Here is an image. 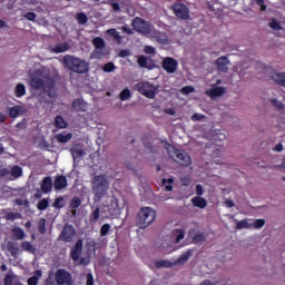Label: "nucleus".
<instances>
[{
    "label": "nucleus",
    "mask_w": 285,
    "mask_h": 285,
    "mask_svg": "<svg viewBox=\"0 0 285 285\" xmlns=\"http://www.w3.org/2000/svg\"><path fill=\"white\" fill-rule=\"evenodd\" d=\"M110 183L105 174L96 175L91 178V191L96 202H101L108 195Z\"/></svg>",
    "instance_id": "obj_1"
},
{
    "label": "nucleus",
    "mask_w": 285,
    "mask_h": 285,
    "mask_svg": "<svg viewBox=\"0 0 285 285\" xmlns=\"http://www.w3.org/2000/svg\"><path fill=\"white\" fill-rule=\"evenodd\" d=\"M63 61L65 66L71 70V72H76L77 75H86L89 70L88 62H86V60L75 58V56H66Z\"/></svg>",
    "instance_id": "obj_2"
},
{
    "label": "nucleus",
    "mask_w": 285,
    "mask_h": 285,
    "mask_svg": "<svg viewBox=\"0 0 285 285\" xmlns=\"http://www.w3.org/2000/svg\"><path fill=\"white\" fill-rule=\"evenodd\" d=\"M157 219V212L151 207H142L137 215V226L141 229L148 228Z\"/></svg>",
    "instance_id": "obj_3"
},
{
    "label": "nucleus",
    "mask_w": 285,
    "mask_h": 285,
    "mask_svg": "<svg viewBox=\"0 0 285 285\" xmlns=\"http://www.w3.org/2000/svg\"><path fill=\"white\" fill-rule=\"evenodd\" d=\"M30 86L35 90H45L48 92V96L51 97L50 92L55 90V80H43L37 76H31Z\"/></svg>",
    "instance_id": "obj_4"
},
{
    "label": "nucleus",
    "mask_w": 285,
    "mask_h": 285,
    "mask_svg": "<svg viewBox=\"0 0 285 285\" xmlns=\"http://www.w3.org/2000/svg\"><path fill=\"white\" fill-rule=\"evenodd\" d=\"M171 148H173V151H168L170 159L176 161L178 166H190L191 160H190V155H188V153L181 149H175V147H171Z\"/></svg>",
    "instance_id": "obj_5"
},
{
    "label": "nucleus",
    "mask_w": 285,
    "mask_h": 285,
    "mask_svg": "<svg viewBox=\"0 0 285 285\" xmlns=\"http://www.w3.org/2000/svg\"><path fill=\"white\" fill-rule=\"evenodd\" d=\"M169 10H171L175 17L180 21H188L190 19V9L181 2H175L169 7Z\"/></svg>",
    "instance_id": "obj_6"
},
{
    "label": "nucleus",
    "mask_w": 285,
    "mask_h": 285,
    "mask_svg": "<svg viewBox=\"0 0 285 285\" xmlns=\"http://www.w3.org/2000/svg\"><path fill=\"white\" fill-rule=\"evenodd\" d=\"M131 26L136 32H139V35H144L145 37H148V35L153 32V26L150 24V22L139 17L134 18Z\"/></svg>",
    "instance_id": "obj_7"
},
{
    "label": "nucleus",
    "mask_w": 285,
    "mask_h": 285,
    "mask_svg": "<svg viewBox=\"0 0 285 285\" xmlns=\"http://www.w3.org/2000/svg\"><path fill=\"white\" fill-rule=\"evenodd\" d=\"M136 90L144 95L147 99H155L157 95V87L148 81H140L136 85Z\"/></svg>",
    "instance_id": "obj_8"
},
{
    "label": "nucleus",
    "mask_w": 285,
    "mask_h": 285,
    "mask_svg": "<svg viewBox=\"0 0 285 285\" xmlns=\"http://www.w3.org/2000/svg\"><path fill=\"white\" fill-rule=\"evenodd\" d=\"M75 235H77V230L75 229V227L72 225H65L58 237V240L70 244V242L75 239Z\"/></svg>",
    "instance_id": "obj_9"
},
{
    "label": "nucleus",
    "mask_w": 285,
    "mask_h": 285,
    "mask_svg": "<svg viewBox=\"0 0 285 285\" xmlns=\"http://www.w3.org/2000/svg\"><path fill=\"white\" fill-rule=\"evenodd\" d=\"M55 279L58 285H72V275L63 268L56 272Z\"/></svg>",
    "instance_id": "obj_10"
},
{
    "label": "nucleus",
    "mask_w": 285,
    "mask_h": 285,
    "mask_svg": "<svg viewBox=\"0 0 285 285\" xmlns=\"http://www.w3.org/2000/svg\"><path fill=\"white\" fill-rule=\"evenodd\" d=\"M101 215L104 219H110V217H117L119 215V206L117 203H111L109 205H102Z\"/></svg>",
    "instance_id": "obj_11"
},
{
    "label": "nucleus",
    "mask_w": 285,
    "mask_h": 285,
    "mask_svg": "<svg viewBox=\"0 0 285 285\" xmlns=\"http://www.w3.org/2000/svg\"><path fill=\"white\" fill-rule=\"evenodd\" d=\"M161 66L163 70H165L167 75H175V72H177V68H179V62L173 57H167L163 60Z\"/></svg>",
    "instance_id": "obj_12"
},
{
    "label": "nucleus",
    "mask_w": 285,
    "mask_h": 285,
    "mask_svg": "<svg viewBox=\"0 0 285 285\" xmlns=\"http://www.w3.org/2000/svg\"><path fill=\"white\" fill-rule=\"evenodd\" d=\"M81 253H83V240L78 239L76 244L71 247L69 257L73 262H79V257H81Z\"/></svg>",
    "instance_id": "obj_13"
},
{
    "label": "nucleus",
    "mask_w": 285,
    "mask_h": 285,
    "mask_svg": "<svg viewBox=\"0 0 285 285\" xmlns=\"http://www.w3.org/2000/svg\"><path fill=\"white\" fill-rule=\"evenodd\" d=\"M215 66L218 70V72L226 73L228 72V66H230V60H228V57L223 56L216 59Z\"/></svg>",
    "instance_id": "obj_14"
},
{
    "label": "nucleus",
    "mask_w": 285,
    "mask_h": 285,
    "mask_svg": "<svg viewBox=\"0 0 285 285\" xmlns=\"http://www.w3.org/2000/svg\"><path fill=\"white\" fill-rule=\"evenodd\" d=\"M55 190H63L68 188V178L65 175H58L53 180Z\"/></svg>",
    "instance_id": "obj_15"
},
{
    "label": "nucleus",
    "mask_w": 285,
    "mask_h": 285,
    "mask_svg": "<svg viewBox=\"0 0 285 285\" xmlns=\"http://www.w3.org/2000/svg\"><path fill=\"white\" fill-rule=\"evenodd\" d=\"M71 108H73V110H77V112H86V110H88V102H86L81 98H77L72 101Z\"/></svg>",
    "instance_id": "obj_16"
},
{
    "label": "nucleus",
    "mask_w": 285,
    "mask_h": 285,
    "mask_svg": "<svg viewBox=\"0 0 285 285\" xmlns=\"http://www.w3.org/2000/svg\"><path fill=\"white\" fill-rule=\"evenodd\" d=\"M151 39H154V41H157V43H168V35H166V32L154 31L151 32Z\"/></svg>",
    "instance_id": "obj_17"
},
{
    "label": "nucleus",
    "mask_w": 285,
    "mask_h": 285,
    "mask_svg": "<svg viewBox=\"0 0 285 285\" xmlns=\"http://www.w3.org/2000/svg\"><path fill=\"white\" fill-rule=\"evenodd\" d=\"M40 188L45 195H48V193H52V177L47 176L42 179V183L40 185Z\"/></svg>",
    "instance_id": "obj_18"
},
{
    "label": "nucleus",
    "mask_w": 285,
    "mask_h": 285,
    "mask_svg": "<svg viewBox=\"0 0 285 285\" xmlns=\"http://www.w3.org/2000/svg\"><path fill=\"white\" fill-rule=\"evenodd\" d=\"M7 250H8V253H10L11 257H13L14 259H17V257H19L20 249H19V247H17V243L8 242Z\"/></svg>",
    "instance_id": "obj_19"
},
{
    "label": "nucleus",
    "mask_w": 285,
    "mask_h": 285,
    "mask_svg": "<svg viewBox=\"0 0 285 285\" xmlns=\"http://www.w3.org/2000/svg\"><path fill=\"white\" fill-rule=\"evenodd\" d=\"M193 255V249H188L184 254H181L174 263V266H179V264H186L190 259V256Z\"/></svg>",
    "instance_id": "obj_20"
},
{
    "label": "nucleus",
    "mask_w": 285,
    "mask_h": 285,
    "mask_svg": "<svg viewBox=\"0 0 285 285\" xmlns=\"http://www.w3.org/2000/svg\"><path fill=\"white\" fill-rule=\"evenodd\" d=\"M20 248L21 250H23L24 253H30L31 255H35L37 253V247H35L32 245V243L28 242V240H23L20 244Z\"/></svg>",
    "instance_id": "obj_21"
},
{
    "label": "nucleus",
    "mask_w": 285,
    "mask_h": 285,
    "mask_svg": "<svg viewBox=\"0 0 285 285\" xmlns=\"http://www.w3.org/2000/svg\"><path fill=\"white\" fill-rule=\"evenodd\" d=\"M191 204H194V206H196V208H206V206H208V202L206 200V198L202 197V196H195L194 198H191Z\"/></svg>",
    "instance_id": "obj_22"
},
{
    "label": "nucleus",
    "mask_w": 285,
    "mask_h": 285,
    "mask_svg": "<svg viewBox=\"0 0 285 285\" xmlns=\"http://www.w3.org/2000/svg\"><path fill=\"white\" fill-rule=\"evenodd\" d=\"M11 233L13 235V239H17L18 242L26 239V232L21 227H13Z\"/></svg>",
    "instance_id": "obj_23"
},
{
    "label": "nucleus",
    "mask_w": 285,
    "mask_h": 285,
    "mask_svg": "<svg viewBox=\"0 0 285 285\" xmlns=\"http://www.w3.org/2000/svg\"><path fill=\"white\" fill-rule=\"evenodd\" d=\"M236 222V230H242L244 228H253V224H250V219L244 218L242 220H235Z\"/></svg>",
    "instance_id": "obj_24"
},
{
    "label": "nucleus",
    "mask_w": 285,
    "mask_h": 285,
    "mask_svg": "<svg viewBox=\"0 0 285 285\" xmlns=\"http://www.w3.org/2000/svg\"><path fill=\"white\" fill-rule=\"evenodd\" d=\"M273 81L285 88V72H276L272 76Z\"/></svg>",
    "instance_id": "obj_25"
},
{
    "label": "nucleus",
    "mask_w": 285,
    "mask_h": 285,
    "mask_svg": "<svg viewBox=\"0 0 285 285\" xmlns=\"http://www.w3.org/2000/svg\"><path fill=\"white\" fill-rule=\"evenodd\" d=\"M56 139L58 144H68L72 139V134H57Z\"/></svg>",
    "instance_id": "obj_26"
},
{
    "label": "nucleus",
    "mask_w": 285,
    "mask_h": 285,
    "mask_svg": "<svg viewBox=\"0 0 285 285\" xmlns=\"http://www.w3.org/2000/svg\"><path fill=\"white\" fill-rule=\"evenodd\" d=\"M21 110H23V107L21 106H13L9 108V117H11V119H17V117H19V115H21Z\"/></svg>",
    "instance_id": "obj_27"
},
{
    "label": "nucleus",
    "mask_w": 285,
    "mask_h": 285,
    "mask_svg": "<svg viewBox=\"0 0 285 285\" xmlns=\"http://www.w3.org/2000/svg\"><path fill=\"white\" fill-rule=\"evenodd\" d=\"M10 175L13 177V179H19V177H22L23 169L19 165H14L10 169Z\"/></svg>",
    "instance_id": "obj_28"
},
{
    "label": "nucleus",
    "mask_w": 285,
    "mask_h": 285,
    "mask_svg": "<svg viewBox=\"0 0 285 285\" xmlns=\"http://www.w3.org/2000/svg\"><path fill=\"white\" fill-rule=\"evenodd\" d=\"M226 94V88L216 87L209 90V97H222V95Z\"/></svg>",
    "instance_id": "obj_29"
},
{
    "label": "nucleus",
    "mask_w": 285,
    "mask_h": 285,
    "mask_svg": "<svg viewBox=\"0 0 285 285\" xmlns=\"http://www.w3.org/2000/svg\"><path fill=\"white\" fill-rule=\"evenodd\" d=\"M55 126L56 128L63 129V128H68V122L66 121V119H63V117L57 116L55 118Z\"/></svg>",
    "instance_id": "obj_30"
},
{
    "label": "nucleus",
    "mask_w": 285,
    "mask_h": 285,
    "mask_svg": "<svg viewBox=\"0 0 285 285\" xmlns=\"http://www.w3.org/2000/svg\"><path fill=\"white\" fill-rule=\"evenodd\" d=\"M156 268H173L175 266V263H171L170 261H157L155 263Z\"/></svg>",
    "instance_id": "obj_31"
},
{
    "label": "nucleus",
    "mask_w": 285,
    "mask_h": 285,
    "mask_svg": "<svg viewBox=\"0 0 285 285\" xmlns=\"http://www.w3.org/2000/svg\"><path fill=\"white\" fill-rule=\"evenodd\" d=\"M101 216V209L97 207L89 216L91 224H97L99 222V217Z\"/></svg>",
    "instance_id": "obj_32"
},
{
    "label": "nucleus",
    "mask_w": 285,
    "mask_h": 285,
    "mask_svg": "<svg viewBox=\"0 0 285 285\" xmlns=\"http://www.w3.org/2000/svg\"><path fill=\"white\" fill-rule=\"evenodd\" d=\"M92 45L95 46L96 50H101V48H106V41H104V38L101 37L94 38Z\"/></svg>",
    "instance_id": "obj_33"
},
{
    "label": "nucleus",
    "mask_w": 285,
    "mask_h": 285,
    "mask_svg": "<svg viewBox=\"0 0 285 285\" xmlns=\"http://www.w3.org/2000/svg\"><path fill=\"white\" fill-rule=\"evenodd\" d=\"M14 95H16V97H18V98L24 97V95H26V85H23V83H18V85L16 86Z\"/></svg>",
    "instance_id": "obj_34"
},
{
    "label": "nucleus",
    "mask_w": 285,
    "mask_h": 285,
    "mask_svg": "<svg viewBox=\"0 0 285 285\" xmlns=\"http://www.w3.org/2000/svg\"><path fill=\"white\" fill-rule=\"evenodd\" d=\"M21 213L9 212L6 214L7 222H14V219H22Z\"/></svg>",
    "instance_id": "obj_35"
},
{
    "label": "nucleus",
    "mask_w": 285,
    "mask_h": 285,
    "mask_svg": "<svg viewBox=\"0 0 285 285\" xmlns=\"http://www.w3.org/2000/svg\"><path fill=\"white\" fill-rule=\"evenodd\" d=\"M63 202H65L63 196H59L55 199L52 207L58 210H61V208H63L66 206V204Z\"/></svg>",
    "instance_id": "obj_36"
},
{
    "label": "nucleus",
    "mask_w": 285,
    "mask_h": 285,
    "mask_svg": "<svg viewBox=\"0 0 285 285\" xmlns=\"http://www.w3.org/2000/svg\"><path fill=\"white\" fill-rule=\"evenodd\" d=\"M41 276V271H36V275L28 278L27 284L28 285H38L39 284V277Z\"/></svg>",
    "instance_id": "obj_37"
},
{
    "label": "nucleus",
    "mask_w": 285,
    "mask_h": 285,
    "mask_svg": "<svg viewBox=\"0 0 285 285\" xmlns=\"http://www.w3.org/2000/svg\"><path fill=\"white\" fill-rule=\"evenodd\" d=\"M68 48H69L68 43H66V42L56 45L53 47V52H56V55H61V52H67Z\"/></svg>",
    "instance_id": "obj_38"
},
{
    "label": "nucleus",
    "mask_w": 285,
    "mask_h": 285,
    "mask_svg": "<svg viewBox=\"0 0 285 285\" xmlns=\"http://www.w3.org/2000/svg\"><path fill=\"white\" fill-rule=\"evenodd\" d=\"M174 235L176 237L175 243L179 244V242L186 237V232L184 229H175Z\"/></svg>",
    "instance_id": "obj_39"
},
{
    "label": "nucleus",
    "mask_w": 285,
    "mask_h": 285,
    "mask_svg": "<svg viewBox=\"0 0 285 285\" xmlns=\"http://www.w3.org/2000/svg\"><path fill=\"white\" fill-rule=\"evenodd\" d=\"M130 97H132V94L130 92V89H128V88L124 89L119 95L120 101H128V99H130Z\"/></svg>",
    "instance_id": "obj_40"
},
{
    "label": "nucleus",
    "mask_w": 285,
    "mask_h": 285,
    "mask_svg": "<svg viewBox=\"0 0 285 285\" xmlns=\"http://www.w3.org/2000/svg\"><path fill=\"white\" fill-rule=\"evenodd\" d=\"M174 183H175L174 178H168V179L164 178L161 180L163 186H165V190H167L168 193H170V190H173V185H170V184H174Z\"/></svg>",
    "instance_id": "obj_41"
},
{
    "label": "nucleus",
    "mask_w": 285,
    "mask_h": 285,
    "mask_svg": "<svg viewBox=\"0 0 285 285\" xmlns=\"http://www.w3.org/2000/svg\"><path fill=\"white\" fill-rule=\"evenodd\" d=\"M50 206V203L48 202V198H42L38 202L37 208L38 210H46Z\"/></svg>",
    "instance_id": "obj_42"
},
{
    "label": "nucleus",
    "mask_w": 285,
    "mask_h": 285,
    "mask_svg": "<svg viewBox=\"0 0 285 285\" xmlns=\"http://www.w3.org/2000/svg\"><path fill=\"white\" fill-rule=\"evenodd\" d=\"M137 63L140 68H148V57L139 56L137 59Z\"/></svg>",
    "instance_id": "obj_43"
},
{
    "label": "nucleus",
    "mask_w": 285,
    "mask_h": 285,
    "mask_svg": "<svg viewBox=\"0 0 285 285\" xmlns=\"http://www.w3.org/2000/svg\"><path fill=\"white\" fill-rule=\"evenodd\" d=\"M265 225H266V220L264 218H259L252 224V228L259 229V228H264Z\"/></svg>",
    "instance_id": "obj_44"
},
{
    "label": "nucleus",
    "mask_w": 285,
    "mask_h": 285,
    "mask_svg": "<svg viewBox=\"0 0 285 285\" xmlns=\"http://www.w3.org/2000/svg\"><path fill=\"white\" fill-rule=\"evenodd\" d=\"M79 206H81V198L76 196L71 199L69 207L72 209H77V208H79Z\"/></svg>",
    "instance_id": "obj_45"
},
{
    "label": "nucleus",
    "mask_w": 285,
    "mask_h": 285,
    "mask_svg": "<svg viewBox=\"0 0 285 285\" xmlns=\"http://www.w3.org/2000/svg\"><path fill=\"white\" fill-rule=\"evenodd\" d=\"M203 242H206V236L203 233H198L193 237L194 244H202Z\"/></svg>",
    "instance_id": "obj_46"
},
{
    "label": "nucleus",
    "mask_w": 285,
    "mask_h": 285,
    "mask_svg": "<svg viewBox=\"0 0 285 285\" xmlns=\"http://www.w3.org/2000/svg\"><path fill=\"white\" fill-rule=\"evenodd\" d=\"M46 218H40L38 223V230L40 235H46Z\"/></svg>",
    "instance_id": "obj_47"
},
{
    "label": "nucleus",
    "mask_w": 285,
    "mask_h": 285,
    "mask_svg": "<svg viewBox=\"0 0 285 285\" xmlns=\"http://www.w3.org/2000/svg\"><path fill=\"white\" fill-rule=\"evenodd\" d=\"M77 21L80 23V26H83L88 23V16H86L83 12L77 13Z\"/></svg>",
    "instance_id": "obj_48"
},
{
    "label": "nucleus",
    "mask_w": 285,
    "mask_h": 285,
    "mask_svg": "<svg viewBox=\"0 0 285 285\" xmlns=\"http://www.w3.org/2000/svg\"><path fill=\"white\" fill-rule=\"evenodd\" d=\"M271 104L274 108H276L277 110H284V102L277 100V98H274L271 100Z\"/></svg>",
    "instance_id": "obj_49"
},
{
    "label": "nucleus",
    "mask_w": 285,
    "mask_h": 285,
    "mask_svg": "<svg viewBox=\"0 0 285 285\" xmlns=\"http://www.w3.org/2000/svg\"><path fill=\"white\" fill-rule=\"evenodd\" d=\"M17 276H14V275H12V274H7L6 276H4V278H3V284L4 285H12V284H14V278H16Z\"/></svg>",
    "instance_id": "obj_50"
},
{
    "label": "nucleus",
    "mask_w": 285,
    "mask_h": 285,
    "mask_svg": "<svg viewBox=\"0 0 285 285\" xmlns=\"http://www.w3.org/2000/svg\"><path fill=\"white\" fill-rule=\"evenodd\" d=\"M71 155L73 159H79V157H83V149L73 148L71 149Z\"/></svg>",
    "instance_id": "obj_51"
},
{
    "label": "nucleus",
    "mask_w": 285,
    "mask_h": 285,
    "mask_svg": "<svg viewBox=\"0 0 285 285\" xmlns=\"http://www.w3.org/2000/svg\"><path fill=\"white\" fill-rule=\"evenodd\" d=\"M110 224H104L100 228V235L101 237H106V235H108V233H110Z\"/></svg>",
    "instance_id": "obj_52"
},
{
    "label": "nucleus",
    "mask_w": 285,
    "mask_h": 285,
    "mask_svg": "<svg viewBox=\"0 0 285 285\" xmlns=\"http://www.w3.org/2000/svg\"><path fill=\"white\" fill-rule=\"evenodd\" d=\"M115 62H107L104 67L102 70L104 72H112L115 71Z\"/></svg>",
    "instance_id": "obj_53"
},
{
    "label": "nucleus",
    "mask_w": 285,
    "mask_h": 285,
    "mask_svg": "<svg viewBox=\"0 0 285 285\" xmlns=\"http://www.w3.org/2000/svg\"><path fill=\"white\" fill-rule=\"evenodd\" d=\"M23 18L27 19V21H36L37 13L30 11L23 14Z\"/></svg>",
    "instance_id": "obj_54"
},
{
    "label": "nucleus",
    "mask_w": 285,
    "mask_h": 285,
    "mask_svg": "<svg viewBox=\"0 0 285 285\" xmlns=\"http://www.w3.org/2000/svg\"><path fill=\"white\" fill-rule=\"evenodd\" d=\"M183 95H190V92H195V87L193 86H185L181 88Z\"/></svg>",
    "instance_id": "obj_55"
},
{
    "label": "nucleus",
    "mask_w": 285,
    "mask_h": 285,
    "mask_svg": "<svg viewBox=\"0 0 285 285\" xmlns=\"http://www.w3.org/2000/svg\"><path fill=\"white\" fill-rule=\"evenodd\" d=\"M269 28H272V30H282V24H279L277 20H273L269 22Z\"/></svg>",
    "instance_id": "obj_56"
},
{
    "label": "nucleus",
    "mask_w": 285,
    "mask_h": 285,
    "mask_svg": "<svg viewBox=\"0 0 285 285\" xmlns=\"http://www.w3.org/2000/svg\"><path fill=\"white\" fill-rule=\"evenodd\" d=\"M204 119H206V116L202 114H194L191 116V121H204Z\"/></svg>",
    "instance_id": "obj_57"
},
{
    "label": "nucleus",
    "mask_w": 285,
    "mask_h": 285,
    "mask_svg": "<svg viewBox=\"0 0 285 285\" xmlns=\"http://www.w3.org/2000/svg\"><path fill=\"white\" fill-rule=\"evenodd\" d=\"M144 52H145L146 55H155L156 49H155V47H153V46H145Z\"/></svg>",
    "instance_id": "obj_58"
},
{
    "label": "nucleus",
    "mask_w": 285,
    "mask_h": 285,
    "mask_svg": "<svg viewBox=\"0 0 285 285\" xmlns=\"http://www.w3.org/2000/svg\"><path fill=\"white\" fill-rule=\"evenodd\" d=\"M255 1H256V6L261 8V12H266V3L264 2V0H255Z\"/></svg>",
    "instance_id": "obj_59"
},
{
    "label": "nucleus",
    "mask_w": 285,
    "mask_h": 285,
    "mask_svg": "<svg viewBox=\"0 0 285 285\" xmlns=\"http://www.w3.org/2000/svg\"><path fill=\"white\" fill-rule=\"evenodd\" d=\"M196 197H202L204 195V186L196 185Z\"/></svg>",
    "instance_id": "obj_60"
},
{
    "label": "nucleus",
    "mask_w": 285,
    "mask_h": 285,
    "mask_svg": "<svg viewBox=\"0 0 285 285\" xmlns=\"http://www.w3.org/2000/svg\"><path fill=\"white\" fill-rule=\"evenodd\" d=\"M79 265L80 266H88V264H90V261L87 259L86 257H80L78 258Z\"/></svg>",
    "instance_id": "obj_61"
},
{
    "label": "nucleus",
    "mask_w": 285,
    "mask_h": 285,
    "mask_svg": "<svg viewBox=\"0 0 285 285\" xmlns=\"http://www.w3.org/2000/svg\"><path fill=\"white\" fill-rule=\"evenodd\" d=\"M87 285H95V277L92 274H87Z\"/></svg>",
    "instance_id": "obj_62"
},
{
    "label": "nucleus",
    "mask_w": 285,
    "mask_h": 285,
    "mask_svg": "<svg viewBox=\"0 0 285 285\" xmlns=\"http://www.w3.org/2000/svg\"><path fill=\"white\" fill-rule=\"evenodd\" d=\"M8 175H10V169L8 168L0 169V177H8Z\"/></svg>",
    "instance_id": "obj_63"
},
{
    "label": "nucleus",
    "mask_w": 285,
    "mask_h": 285,
    "mask_svg": "<svg viewBox=\"0 0 285 285\" xmlns=\"http://www.w3.org/2000/svg\"><path fill=\"white\" fill-rule=\"evenodd\" d=\"M110 6H111L114 12H119V10H121V7L117 2H111Z\"/></svg>",
    "instance_id": "obj_64"
}]
</instances>
